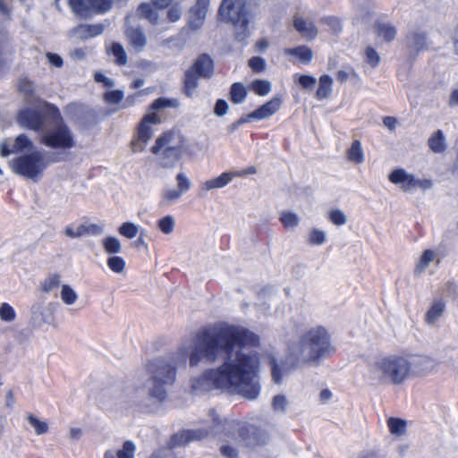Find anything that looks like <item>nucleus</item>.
<instances>
[{
  "mask_svg": "<svg viewBox=\"0 0 458 458\" xmlns=\"http://www.w3.org/2000/svg\"><path fill=\"white\" fill-rule=\"evenodd\" d=\"M16 319L13 307L7 302L0 303V320L4 323H13Z\"/></svg>",
  "mask_w": 458,
  "mask_h": 458,
  "instance_id": "nucleus-47",
  "label": "nucleus"
},
{
  "mask_svg": "<svg viewBox=\"0 0 458 458\" xmlns=\"http://www.w3.org/2000/svg\"><path fill=\"white\" fill-rule=\"evenodd\" d=\"M249 65L255 72H261L265 70V60L259 56L252 57L249 61Z\"/></svg>",
  "mask_w": 458,
  "mask_h": 458,
  "instance_id": "nucleus-61",
  "label": "nucleus"
},
{
  "mask_svg": "<svg viewBox=\"0 0 458 458\" xmlns=\"http://www.w3.org/2000/svg\"><path fill=\"white\" fill-rule=\"evenodd\" d=\"M198 87V76L193 70H188L184 79V93L191 98Z\"/></svg>",
  "mask_w": 458,
  "mask_h": 458,
  "instance_id": "nucleus-42",
  "label": "nucleus"
},
{
  "mask_svg": "<svg viewBox=\"0 0 458 458\" xmlns=\"http://www.w3.org/2000/svg\"><path fill=\"white\" fill-rule=\"evenodd\" d=\"M426 34L421 31H411L406 37L408 48L416 55L426 47Z\"/></svg>",
  "mask_w": 458,
  "mask_h": 458,
  "instance_id": "nucleus-30",
  "label": "nucleus"
},
{
  "mask_svg": "<svg viewBox=\"0 0 458 458\" xmlns=\"http://www.w3.org/2000/svg\"><path fill=\"white\" fill-rule=\"evenodd\" d=\"M388 180L393 184L398 185L400 190L404 192H411L417 189L425 191L433 187V182L430 179L425 177L419 178L402 168L391 171L388 174Z\"/></svg>",
  "mask_w": 458,
  "mask_h": 458,
  "instance_id": "nucleus-10",
  "label": "nucleus"
},
{
  "mask_svg": "<svg viewBox=\"0 0 458 458\" xmlns=\"http://www.w3.org/2000/svg\"><path fill=\"white\" fill-rule=\"evenodd\" d=\"M205 150V147L199 142H189L184 137V146L182 154H186L190 157H196L199 153Z\"/></svg>",
  "mask_w": 458,
  "mask_h": 458,
  "instance_id": "nucleus-52",
  "label": "nucleus"
},
{
  "mask_svg": "<svg viewBox=\"0 0 458 458\" xmlns=\"http://www.w3.org/2000/svg\"><path fill=\"white\" fill-rule=\"evenodd\" d=\"M84 224L81 225H69L64 230V233L65 236L71 239L80 238L85 236Z\"/></svg>",
  "mask_w": 458,
  "mask_h": 458,
  "instance_id": "nucleus-56",
  "label": "nucleus"
},
{
  "mask_svg": "<svg viewBox=\"0 0 458 458\" xmlns=\"http://www.w3.org/2000/svg\"><path fill=\"white\" fill-rule=\"evenodd\" d=\"M293 80L305 90H313L317 83L314 77L307 74H295Z\"/></svg>",
  "mask_w": 458,
  "mask_h": 458,
  "instance_id": "nucleus-48",
  "label": "nucleus"
},
{
  "mask_svg": "<svg viewBox=\"0 0 458 458\" xmlns=\"http://www.w3.org/2000/svg\"><path fill=\"white\" fill-rule=\"evenodd\" d=\"M333 92V79L327 74H323L318 79V85L316 90V98L318 100L328 98Z\"/></svg>",
  "mask_w": 458,
  "mask_h": 458,
  "instance_id": "nucleus-34",
  "label": "nucleus"
},
{
  "mask_svg": "<svg viewBox=\"0 0 458 458\" xmlns=\"http://www.w3.org/2000/svg\"><path fill=\"white\" fill-rule=\"evenodd\" d=\"M346 159L356 165L364 162L365 155L360 140H354L352 142L350 148L346 150Z\"/></svg>",
  "mask_w": 458,
  "mask_h": 458,
  "instance_id": "nucleus-33",
  "label": "nucleus"
},
{
  "mask_svg": "<svg viewBox=\"0 0 458 458\" xmlns=\"http://www.w3.org/2000/svg\"><path fill=\"white\" fill-rule=\"evenodd\" d=\"M247 96L246 88L239 82L233 83L230 90V99L234 104L242 103Z\"/></svg>",
  "mask_w": 458,
  "mask_h": 458,
  "instance_id": "nucleus-45",
  "label": "nucleus"
},
{
  "mask_svg": "<svg viewBox=\"0 0 458 458\" xmlns=\"http://www.w3.org/2000/svg\"><path fill=\"white\" fill-rule=\"evenodd\" d=\"M52 318L50 305L37 302L30 308V324L34 327H40L48 323Z\"/></svg>",
  "mask_w": 458,
  "mask_h": 458,
  "instance_id": "nucleus-22",
  "label": "nucleus"
},
{
  "mask_svg": "<svg viewBox=\"0 0 458 458\" xmlns=\"http://www.w3.org/2000/svg\"><path fill=\"white\" fill-rule=\"evenodd\" d=\"M136 450L137 446L132 441H125L122 447L116 451V457L135 458Z\"/></svg>",
  "mask_w": 458,
  "mask_h": 458,
  "instance_id": "nucleus-50",
  "label": "nucleus"
},
{
  "mask_svg": "<svg viewBox=\"0 0 458 458\" xmlns=\"http://www.w3.org/2000/svg\"><path fill=\"white\" fill-rule=\"evenodd\" d=\"M327 240V233L324 230L312 227L309 230L307 234V242L312 246H321L326 243Z\"/></svg>",
  "mask_w": 458,
  "mask_h": 458,
  "instance_id": "nucleus-39",
  "label": "nucleus"
},
{
  "mask_svg": "<svg viewBox=\"0 0 458 458\" xmlns=\"http://www.w3.org/2000/svg\"><path fill=\"white\" fill-rule=\"evenodd\" d=\"M322 21L328 25L333 31L339 32L342 30V22L339 18L329 16L322 19Z\"/></svg>",
  "mask_w": 458,
  "mask_h": 458,
  "instance_id": "nucleus-60",
  "label": "nucleus"
},
{
  "mask_svg": "<svg viewBox=\"0 0 458 458\" xmlns=\"http://www.w3.org/2000/svg\"><path fill=\"white\" fill-rule=\"evenodd\" d=\"M218 15L223 21L234 26L237 40L243 41L248 38L250 13L246 8V0H222Z\"/></svg>",
  "mask_w": 458,
  "mask_h": 458,
  "instance_id": "nucleus-6",
  "label": "nucleus"
},
{
  "mask_svg": "<svg viewBox=\"0 0 458 458\" xmlns=\"http://www.w3.org/2000/svg\"><path fill=\"white\" fill-rule=\"evenodd\" d=\"M111 52L115 57L114 61L118 65H124L127 64V55L122 45H120L119 43L112 44Z\"/></svg>",
  "mask_w": 458,
  "mask_h": 458,
  "instance_id": "nucleus-53",
  "label": "nucleus"
},
{
  "mask_svg": "<svg viewBox=\"0 0 458 458\" xmlns=\"http://www.w3.org/2000/svg\"><path fill=\"white\" fill-rule=\"evenodd\" d=\"M33 142L24 134H21L14 140H4L0 144V155L7 157L12 154L22 152L24 150L35 151Z\"/></svg>",
  "mask_w": 458,
  "mask_h": 458,
  "instance_id": "nucleus-15",
  "label": "nucleus"
},
{
  "mask_svg": "<svg viewBox=\"0 0 458 458\" xmlns=\"http://www.w3.org/2000/svg\"><path fill=\"white\" fill-rule=\"evenodd\" d=\"M177 103L175 100H170L163 98L156 99L151 105V110H159L165 107L176 106Z\"/></svg>",
  "mask_w": 458,
  "mask_h": 458,
  "instance_id": "nucleus-59",
  "label": "nucleus"
},
{
  "mask_svg": "<svg viewBox=\"0 0 458 458\" xmlns=\"http://www.w3.org/2000/svg\"><path fill=\"white\" fill-rule=\"evenodd\" d=\"M108 267L114 273L122 274L125 269V261L119 256H112L107 259Z\"/></svg>",
  "mask_w": 458,
  "mask_h": 458,
  "instance_id": "nucleus-55",
  "label": "nucleus"
},
{
  "mask_svg": "<svg viewBox=\"0 0 458 458\" xmlns=\"http://www.w3.org/2000/svg\"><path fill=\"white\" fill-rule=\"evenodd\" d=\"M104 250L107 254H118L122 251L120 240L114 236H106L101 241Z\"/></svg>",
  "mask_w": 458,
  "mask_h": 458,
  "instance_id": "nucleus-40",
  "label": "nucleus"
},
{
  "mask_svg": "<svg viewBox=\"0 0 458 458\" xmlns=\"http://www.w3.org/2000/svg\"><path fill=\"white\" fill-rule=\"evenodd\" d=\"M18 88L26 95L31 94L34 89L32 82L26 79H22L19 81Z\"/></svg>",
  "mask_w": 458,
  "mask_h": 458,
  "instance_id": "nucleus-64",
  "label": "nucleus"
},
{
  "mask_svg": "<svg viewBox=\"0 0 458 458\" xmlns=\"http://www.w3.org/2000/svg\"><path fill=\"white\" fill-rule=\"evenodd\" d=\"M411 377H425L434 372L439 366L438 360L428 353L408 355Z\"/></svg>",
  "mask_w": 458,
  "mask_h": 458,
  "instance_id": "nucleus-12",
  "label": "nucleus"
},
{
  "mask_svg": "<svg viewBox=\"0 0 458 458\" xmlns=\"http://www.w3.org/2000/svg\"><path fill=\"white\" fill-rule=\"evenodd\" d=\"M375 31L378 38L386 42L394 40L396 37V28L390 22L377 21L375 25Z\"/></svg>",
  "mask_w": 458,
  "mask_h": 458,
  "instance_id": "nucleus-35",
  "label": "nucleus"
},
{
  "mask_svg": "<svg viewBox=\"0 0 458 458\" xmlns=\"http://www.w3.org/2000/svg\"><path fill=\"white\" fill-rule=\"evenodd\" d=\"M25 421L36 436H42L47 434L49 431L48 422L47 420H41L31 412H29L25 415Z\"/></svg>",
  "mask_w": 458,
  "mask_h": 458,
  "instance_id": "nucleus-31",
  "label": "nucleus"
},
{
  "mask_svg": "<svg viewBox=\"0 0 458 458\" xmlns=\"http://www.w3.org/2000/svg\"><path fill=\"white\" fill-rule=\"evenodd\" d=\"M104 30L105 27L102 24H81L72 29L68 36L71 39L85 40L102 34Z\"/></svg>",
  "mask_w": 458,
  "mask_h": 458,
  "instance_id": "nucleus-18",
  "label": "nucleus"
},
{
  "mask_svg": "<svg viewBox=\"0 0 458 458\" xmlns=\"http://www.w3.org/2000/svg\"><path fill=\"white\" fill-rule=\"evenodd\" d=\"M19 123L34 131H39L43 126L40 114L35 109H25L19 113Z\"/></svg>",
  "mask_w": 458,
  "mask_h": 458,
  "instance_id": "nucleus-24",
  "label": "nucleus"
},
{
  "mask_svg": "<svg viewBox=\"0 0 458 458\" xmlns=\"http://www.w3.org/2000/svg\"><path fill=\"white\" fill-rule=\"evenodd\" d=\"M279 220L286 229H295L301 222L300 216L290 211H282L279 214Z\"/></svg>",
  "mask_w": 458,
  "mask_h": 458,
  "instance_id": "nucleus-41",
  "label": "nucleus"
},
{
  "mask_svg": "<svg viewBox=\"0 0 458 458\" xmlns=\"http://www.w3.org/2000/svg\"><path fill=\"white\" fill-rule=\"evenodd\" d=\"M60 300L65 306H74L79 300V294L72 285L64 284L61 285Z\"/></svg>",
  "mask_w": 458,
  "mask_h": 458,
  "instance_id": "nucleus-36",
  "label": "nucleus"
},
{
  "mask_svg": "<svg viewBox=\"0 0 458 458\" xmlns=\"http://www.w3.org/2000/svg\"><path fill=\"white\" fill-rule=\"evenodd\" d=\"M191 70L200 77L209 78L213 73V64L211 58L207 55L199 56L196 60Z\"/></svg>",
  "mask_w": 458,
  "mask_h": 458,
  "instance_id": "nucleus-32",
  "label": "nucleus"
},
{
  "mask_svg": "<svg viewBox=\"0 0 458 458\" xmlns=\"http://www.w3.org/2000/svg\"><path fill=\"white\" fill-rule=\"evenodd\" d=\"M272 409L277 413H284L288 406V399L285 394H276L272 398Z\"/></svg>",
  "mask_w": 458,
  "mask_h": 458,
  "instance_id": "nucleus-51",
  "label": "nucleus"
},
{
  "mask_svg": "<svg viewBox=\"0 0 458 458\" xmlns=\"http://www.w3.org/2000/svg\"><path fill=\"white\" fill-rule=\"evenodd\" d=\"M176 187H166L162 191V201L165 204H171L182 197V195L190 191L191 182L185 173L180 172L175 176Z\"/></svg>",
  "mask_w": 458,
  "mask_h": 458,
  "instance_id": "nucleus-14",
  "label": "nucleus"
},
{
  "mask_svg": "<svg viewBox=\"0 0 458 458\" xmlns=\"http://www.w3.org/2000/svg\"><path fill=\"white\" fill-rule=\"evenodd\" d=\"M73 13L85 16L88 11H106L111 8L112 0H69Z\"/></svg>",
  "mask_w": 458,
  "mask_h": 458,
  "instance_id": "nucleus-16",
  "label": "nucleus"
},
{
  "mask_svg": "<svg viewBox=\"0 0 458 458\" xmlns=\"http://www.w3.org/2000/svg\"><path fill=\"white\" fill-rule=\"evenodd\" d=\"M290 348L293 351V356L303 365H318L321 360L336 352L329 330L322 325L306 329Z\"/></svg>",
  "mask_w": 458,
  "mask_h": 458,
  "instance_id": "nucleus-3",
  "label": "nucleus"
},
{
  "mask_svg": "<svg viewBox=\"0 0 458 458\" xmlns=\"http://www.w3.org/2000/svg\"><path fill=\"white\" fill-rule=\"evenodd\" d=\"M370 373L380 385L402 386L411 378L409 357L400 353L382 355L371 364Z\"/></svg>",
  "mask_w": 458,
  "mask_h": 458,
  "instance_id": "nucleus-4",
  "label": "nucleus"
},
{
  "mask_svg": "<svg viewBox=\"0 0 458 458\" xmlns=\"http://www.w3.org/2000/svg\"><path fill=\"white\" fill-rule=\"evenodd\" d=\"M366 62L371 66L376 67L379 64L381 58L379 54L371 47H367L364 50Z\"/></svg>",
  "mask_w": 458,
  "mask_h": 458,
  "instance_id": "nucleus-57",
  "label": "nucleus"
},
{
  "mask_svg": "<svg viewBox=\"0 0 458 458\" xmlns=\"http://www.w3.org/2000/svg\"><path fill=\"white\" fill-rule=\"evenodd\" d=\"M284 54L287 55L296 56L298 60L303 64L310 63L313 57L312 50L306 46H301L295 48H286L284 49Z\"/></svg>",
  "mask_w": 458,
  "mask_h": 458,
  "instance_id": "nucleus-37",
  "label": "nucleus"
},
{
  "mask_svg": "<svg viewBox=\"0 0 458 458\" xmlns=\"http://www.w3.org/2000/svg\"><path fill=\"white\" fill-rule=\"evenodd\" d=\"M283 99L275 96L268 102L248 114V119L263 120L276 114L281 107Z\"/></svg>",
  "mask_w": 458,
  "mask_h": 458,
  "instance_id": "nucleus-19",
  "label": "nucleus"
},
{
  "mask_svg": "<svg viewBox=\"0 0 458 458\" xmlns=\"http://www.w3.org/2000/svg\"><path fill=\"white\" fill-rule=\"evenodd\" d=\"M250 89L259 96H267L270 93L271 83L266 80H256L251 82Z\"/></svg>",
  "mask_w": 458,
  "mask_h": 458,
  "instance_id": "nucleus-49",
  "label": "nucleus"
},
{
  "mask_svg": "<svg viewBox=\"0 0 458 458\" xmlns=\"http://www.w3.org/2000/svg\"><path fill=\"white\" fill-rule=\"evenodd\" d=\"M138 15L140 18L147 19L152 24H157L158 21L157 13L147 3H143L139 6Z\"/></svg>",
  "mask_w": 458,
  "mask_h": 458,
  "instance_id": "nucleus-43",
  "label": "nucleus"
},
{
  "mask_svg": "<svg viewBox=\"0 0 458 458\" xmlns=\"http://www.w3.org/2000/svg\"><path fill=\"white\" fill-rule=\"evenodd\" d=\"M237 174L233 172H224L220 175L215 178H211L201 182L199 189L203 193H208L213 190L222 189L227 186L234 177H236Z\"/></svg>",
  "mask_w": 458,
  "mask_h": 458,
  "instance_id": "nucleus-21",
  "label": "nucleus"
},
{
  "mask_svg": "<svg viewBox=\"0 0 458 458\" xmlns=\"http://www.w3.org/2000/svg\"><path fill=\"white\" fill-rule=\"evenodd\" d=\"M85 235H100L105 232V225L99 224H84Z\"/></svg>",
  "mask_w": 458,
  "mask_h": 458,
  "instance_id": "nucleus-58",
  "label": "nucleus"
},
{
  "mask_svg": "<svg viewBox=\"0 0 458 458\" xmlns=\"http://www.w3.org/2000/svg\"><path fill=\"white\" fill-rule=\"evenodd\" d=\"M126 37L130 45L137 52H141L144 49L147 44V38L141 30L139 28L128 27L126 29Z\"/></svg>",
  "mask_w": 458,
  "mask_h": 458,
  "instance_id": "nucleus-29",
  "label": "nucleus"
},
{
  "mask_svg": "<svg viewBox=\"0 0 458 458\" xmlns=\"http://www.w3.org/2000/svg\"><path fill=\"white\" fill-rule=\"evenodd\" d=\"M209 432L204 429L182 430L173 436L172 446L185 445L191 441L201 440L208 437Z\"/></svg>",
  "mask_w": 458,
  "mask_h": 458,
  "instance_id": "nucleus-20",
  "label": "nucleus"
},
{
  "mask_svg": "<svg viewBox=\"0 0 458 458\" xmlns=\"http://www.w3.org/2000/svg\"><path fill=\"white\" fill-rule=\"evenodd\" d=\"M293 28L306 40H312L318 36V29L313 21L301 13H296L293 21Z\"/></svg>",
  "mask_w": 458,
  "mask_h": 458,
  "instance_id": "nucleus-17",
  "label": "nucleus"
},
{
  "mask_svg": "<svg viewBox=\"0 0 458 458\" xmlns=\"http://www.w3.org/2000/svg\"><path fill=\"white\" fill-rule=\"evenodd\" d=\"M435 262L437 264L440 262L438 253L436 250L430 249L423 250L415 263V267L413 269L414 276H422L425 273V271L428 268L430 264Z\"/></svg>",
  "mask_w": 458,
  "mask_h": 458,
  "instance_id": "nucleus-23",
  "label": "nucleus"
},
{
  "mask_svg": "<svg viewBox=\"0 0 458 458\" xmlns=\"http://www.w3.org/2000/svg\"><path fill=\"white\" fill-rule=\"evenodd\" d=\"M270 368V375L275 384H281L284 377H288L298 366L303 365L293 356V351L289 348L288 354L284 359H278L272 354L267 356Z\"/></svg>",
  "mask_w": 458,
  "mask_h": 458,
  "instance_id": "nucleus-11",
  "label": "nucleus"
},
{
  "mask_svg": "<svg viewBox=\"0 0 458 458\" xmlns=\"http://www.w3.org/2000/svg\"><path fill=\"white\" fill-rule=\"evenodd\" d=\"M259 336L253 332L234 326L205 329L191 338L189 357L190 367L201 362L220 364L205 370L191 381V389L197 394L220 389L254 400L260 393L257 379L259 372V355L247 352V347L258 346Z\"/></svg>",
  "mask_w": 458,
  "mask_h": 458,
  "instance_id": "nucleus-1",
  "label": "nucleus"
},
{
  "mask_svg": "<svg viewBox=\"0 0 458 458\" xmlns=\"http://www.w3.org/2000/svg\"><path fill=\"white\" fill-rule=\"evenodd\" d=\"M209 0H197L195 6L191 9L192 16L190 20V26L195 30L199 29L208 13Z\"/></svg>",
  "mask_w": 458,
  "mask_h": 458,
  "instance_id": "nucleus-25",
  "label": "nucleus"
},
{
  "mask_svg": "<svg viewBox=\"0 0 458 458\" xmlns=\"http://www.w3.org/2000/svg\"><path fill=\"white\" fill-rule=\"evenodd\" d=\"M445 311V302L442 299H435L428 307L424 321L428 326H435Z\"/></svg>",
  "mask_w": 458,
  "mask_h": 458,
  "instance_id": "nucleus-26",
  "label": "nucleus"
},
{
  "mask_svg": "<svg viewBox=\"0 0 458 458\" xmlns=\"http://www.w3.org/2000/svg\"><path fill=\"white\" fill-rule=\"evenodd\" d=\"M327 217L335 225L342 226L347 223V216L340 209H331Z\"/></svg>",
  "mask_w": 458,
  "mask_h": 458,
  "instance_id": "nucleus-54",
  "label": "nucleus"
},
{
  "mask_svg": "<svg viewBox=\"0 0 458 458\" xmlns=\"http://www.w3.org/2000/svg\"><path fill=\"white\" fill-rule=\"evenodd\" d=\"M427 145L434 154H442L447 148V142L445 133L442 130H437L430 134Z\"/></svg>",
  "mask_w": 458,
  "mask_h": 458,
  "instance_id": "nucleus-27",
  "label": "nucleus"
},
{
  "mask_svg": "<svg viewBox=\"0 0 458 458\" xmlns=\"http://www.w3.org/2000/svg\"><path fill=\"white\" fill-rule=\"evenodd\" d=\"M184 136L179 131H167L158 137L151 148L153 154L158 155L163 167H172L182 154Z\"/></svg>",
  "mask_w": 458,
  "mask_h": 458,
  "instance_id": "nucleus-7",
  "label": "nucleus"
},
{
  "mask_svg": "<svg viewBox=\"0 0 458 458\" xmlns=\"http://www.w3.org/2000/svg\"><path fill=\"white\" fill-rule=\"evenodd\" d=\"M140 229L138 225L127 221L118 227V233L126 239H133L140 233Z\"/></svg>",
  "mask_w": 458,
  "mask_h": 458,
  "instance_id": "nucleus-44",
  "label": "nucleus"
},
{
  "mask_svg": "<svg viewBox=\"0 0 458 458\" xmlns=\"http://www.w3.org/2000/svg\"><path fill=\"white\" fill-rule=\"evenodd\" d=\"M222 430L227 440H232L237 445L247 448L265 445L269 437L264 429L237 420H225Z\"/></svg>",
  "mask_w": 458,
  "mask_h": 458,
  "instance_id": "nucleus-5",
  "label": "nucleus"
},
{
  "mask_svg": "<svg viewBox=\"0 0 458 458\" xmlns=\"http://www.w3.org/2000/svg\"><path fill=\"white\" fill-rule=\"evenodd\" d=\"M123 97L122 91H108L105 94V99L110 104H119Z\"/></svg>",
  "mask_w": 458,
  "mask_h": 458,
  "instance_id": "nucleus-62",
  "label": "nucleus"
},
{
  "mask_svg": "<svg viewBox=\"0 0 458 458\" xmlns=\"http://www.w3.org/2000/svg\"><path fill=\"white\" fill-rule=\"evenodd\" d=\"M160 123V117L154 112L147 114L138 127L136 139L131 142L133 152L142 151L152 138V126Z\"/></svg>",
  "mask_w": 458,
  "mask_h": 458,
  "instance_id": "nucleus-13",
  "label": "nucleus"
},
{
  "mask_svg": "<svg viewBox=\"0 0 458 458\" xmlns=\"http://www.w3.org/2000/svg\"><path fill=\"white\" fill-rule=\"evenodd\" d=\"M227 110L228 104L223 99H218L214 108L215 114L217 116H223L227 113Z\"/></svg>",
  "mask_w": 458,
  "mask_h": 458,
  "instance_id": "nucleus-63",
  "label": "nucleus"
},
{
  "mask_svg": "<svg viewBox=\"0 0 458 458\" xmlns=\"http://www.w3.org/2000/svg\"><path fill=\"white\" fill-rule=\"evenodd\" d=\"M61 276L58 273L48 275L40 284L39 291L42 293H49L61 286Z\"/></svg>",
  "mask_w": 458,
  "mask_h": 458,
  "instance_id": "nucleus-38",
  "label": "nucleus"
},
{
  "mask_svg": "<svg viewBox=\"0 0 458 458\" xmlns=\"http://www.w3.org/2000/svg\"><path fill=\"white\" fill-rule=\"evenodd\" d=\"M9 165L15 174L36 181L41 176L47 163L41 152L32 151L13 158L9 162Z\"/></svg>",
  "mask_w": 458,
  "mask_h": 458,
  "instance_id": "nucleus-8",
  "label": "nucleus"
},
{
  "mask_svg": "<svg viewBox=\"0 0 458 458\" xmlns=\"http://www.w3.org/2000/svg\"><path fill=\"white\" fill-rule=\"evenodd\" d=\"M191 350V338L182 339L175 352L169 356L157 357L146 361L140 369L120 385L121 398L125 402L148 410L147 399L159 403L168 398V389L175 380L177 366L186 365Z\"/></svg>",
  "mask_w": 458,
  "mask_h": 458,
  "instance_id": "nucleus-2",
  "label": "nucleus"
},
{
  "mask_svg": "<svg viewBox=\"0 0 458 458\" xmlns=\"http://www.w3.org/2000/svg\"><path fill=\"white\" fill-rule=\"evenodd\" d=\"M157 226L163 233L171 234L175 227V219L173 216L167 215L157 221Z\"/></svg>",
  "mask_w": 458,
  "mask_h": 458,
  "instance_id": "nucleus-46",
  "label": "nucleus"
},
{
  "mask_svg": "<svg viewBox=\"0 0 458 458\" xmlns=\"http://www.w3.org/2000/svg\"><path fill=\"white\" fill-rule=\"evenodd\" d=\"M40 142L55 149H70L75 146L73 133L64 123H58L47 129L41 135Z\"/></svg>",
  "mask_w": 458,
  "mask_h": 458,
  "instance_id": "nucleus-9",
  "label": "nucleus"
},
{
  "mask_svg": "<svg viewBox=\"0 0 458 458\" xmlns=\"http://www.w3.org/2000/svg\"><path fill=\"white\" fill-rule=\"evenodd\" d=\"M409 422L402 418L388 417L386 419L387 429L393 437L400 438L407 434V428Z\"/></svg>",
  "mask_w": 458,
  "mask_h": 458,
  "instance_id": "nucleus-28",
  "label": "nucleus"
}]
</instances>
